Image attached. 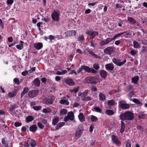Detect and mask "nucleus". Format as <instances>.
Here are the masks:
<instances>
[{
	"instance_id": "obj_1",
	"label": "nucleus",
	"mask_w": 147,
	"mask_h": 147,
	"mask_svg": "<svg viewBox=\"0 0 147 147\" xmlns=\"http://www.w3.org/2000/svg\"><path fill=\"white\" fill-rule=\"evenodd\" d=\"M134 118V114L129 111H127L121 114L120 116V118L121 120H132Z\"/></svg>"
},
{
	"instance_id": "obj_2",
	"label": "nucleus",
	"mask_w": 147,
	"mask_h": 147,
	"mask_svg": "<svg viewBox=\"0 0 147 147\" xmlns=\"http://www.w3.org/2000/svg\"><path fill=\"white\" fill-rule=\"evenodd\" d=\"M60 12L58 10H55L51 15L52 19L56 22H58L59 20Z\"/></svg>"
},
{
	"instance_id": "obj_3",
	"label": "nucleus",
	"mask_w": 147,
	"mask_h": 147,
	"mask_svg": "<svg viewBox=\"0 0 147 147\" xmlns=\"http://www.w3.org/2000/svg\"><path fill=\"white\" fill-rule=\"evenodd\" d=\"M55 98L54 96H51L49 98H45L43 99L44 103L47 105L52 104L55 100Z\"/></svg>"
},
{
	"instance_id": "obj_4",
	"label": "nucleus",
	"mask_w": 147,
	"mask_h": 147,
	"mask_svg": "<svg viewBox=\"0 0 147 147\" xmlns=\"http://www.w3.org/2000/svg\"><path fill=\"white\" fill-rule=\"evenodd\" d=\"M119 59H117L115 58H113L112 59L113 62L116 65L119 66H121L123 65L126 62V60L125 59L123 61L121 62Z\"/></svg>"
},
{
	"instance_id": "obj_5",
	"label": "nucleus",
	"mask_w": 147,
	"mask_h": 147,
	"mask_svg": "<svg viewBox=\"0 0 147 147\" xmlns=\"http://www.w3.org/2000/svg\"><path fill=\"white\" fill-rule=\"evenodd\" d=\"M38 91L37 90H30L28 93V96L31 98L35 97L38 94Z\"/></svg>"
},
{
	"instance_id": "obj_6",
	"label": "nucleus",
	"mask_w": 147,
	"mask_h": 147,
	"mask_svg": "<svg viewBox=\"0 0 147 147\" xmlns=\"http://www.w3.org/2000/svg\"><path fill=\"white\" fill-rule=\"evenodd\" d=\"M114 51L113 48L111 47H108L104 50V53L108 55L111 54Z\"/></svg>"
},
{
	"instance_id": "obj_7",
	"label": "nucleus",
	"mask_w": 147,
	"mask_h": 147,
	"mask_svg": "<svg viewBox=\"0 0 147 147\" xmlns=\"http://www.w3.org/2000/svg\"><path fill=\"white\" fill-rule=\"evenodd\" d=\"M83 131V129H77L76 131L74 136L75 139L78 140L82 134Z\"/></svg>"
},
{
	"instance_id": "obj_8",
	"label": "nucleus",
	"mask_w": 147,
	"mask_h": 147,
	"mask_svg": "<svg viewBox=\"0 0 147 147\" xmlns=\"http://www.w3.org/2000/svg\"><path fill=\"white\" fill-rule=\"evenodd\" d=\"M111 138L113 141L116 144L117 146H119L121 145V142L118 140L117 136L112 135Z\"/></svg>"
},
{
	"instance_id": "obj_9",
	"label": "nucleus",
	"mask_w": 147,
	"mask_h": 147,
	"mask_svg": "<svg viewBox=\"0 0 147 147\" xmlns=\"http://www.w3.org/2000/svg\"><path fill=\"white\" fill-rule=\"evenodd\" d=\"M120 107L123 109H127L130 108V106L129 104L121 102L120 104Z\"/></svg>"
},
{
	"instance_id": "obj_10",
	"label": "nucleus",
	"mask_w": 147,
	"mask_h": 147,
	"mask_svg": "<svg viewBox=\"0 0 147 147\" xmlns=\"http://www.w3.org/2000/svg\"><path fill=\"white\" fill-rule=\"evenodd\" d=\"M34 46L37 50H40L42 48L43 45L41 42L36 43L34 44Z\"/></svg>"
},
{
	"instance_id": "obj_11",
	"label": "nucleus",
	"mask_w": 147,
	"mask_h": 147,
	"mask_svg": "<svg viewBox=\"0 0 147 147\" xmlns=\"http://www.w3.org/2000/svg\"><path fill=\"white\" fill-rule=\"evenodd\" d=\"M107 70L112 71L114 68L113 65L112 63L107 64L105 65Z\"/></svg>"
},
{
	"instance_id": "obj_12",
	"label": "nucleus",
	"mask_w": 147,
	"mask_h": 147,
	"mask_svg": "<svg viewBox=\"0 0 147 147\" xmlns=\"http://www.w3.org/2000/svg\"><path fill=\"white\" fill-rule=\"evenodd\" d=\"M65 83L67 84L70 86L74 85L75 84V83L73 80L70 79H66L65 80Z\"/></svg>"
},
{
	"instance_id": "obj_13",
	"label": "nucleus",
	"mask_w": 147,
	"mask_h": 147,
	"mask_svg": "<svg viewBox=\"0 0 147 147\" xmlns=\"http://www.w3.org/2000/svg\"><path fill=\"white\" fill-rule=\"evenodd\" d=\"M99 100H100L103 101L105 100V95L102 92H100L99 94Z\"/></svg>"
},
{
	"instance_id": "obj_14",
	"label": "nucleus",
	"mask_w": 147,
	"mask_h": 147,
	"mask_svg": "<svg viewBox=\"0 0 147 147\" xmlns=\"http://www.w3.org/2000/svg\"><path fill=\"white\" fill-rule=\"evenodd\" d=\"M29 144L32 147H34L36 145V141L33 139H31L29 141H28Z\"/></svg>"
},
{
	"instance_id": "obj_15",
	"label": "nucleus",
	"mask_w": 147,
	"mask_h": 147,
	"mask_svg": "<svg viewBox=\"0 0 147 147\" xmlns=\"http://www.w3.org/2000/svg\"><path fill=\"white\" fill-rule=\"evenodd\" d=\"M37 127L35 125H32L31 126L29 127V130L32 132H35L37 130Z\"/></svg>"
},
{
	"instance_id": "obj_16",
	"label": "nucleus",
	"mask_w": 147,
	"mask_h": 147,
	"mask_svg": "<svg viewBox=\"0 0 147 147\" xmlns=\"http://www.w3.org/2000/svg\"><path fill=\"white\" fill-rule=\"evenodd\" d=\"M100 75L102 78H104L106 77L107 73L105 71L102 70L100 71Z\"/></svg>"
},
{
	"instance_id": "obj_17",
	"label": "nucleus",
	"mask_w": 147,
	"mask_h": 147,
	"mask_svg": "<svg viewBox=\"0 0 147 147\" xmlns=\"http://www.w3.org/2000/svg\"><path fill=\"white\" fill-rule=\"evenodd\" d=\"M67 116L70 120L72 121L74 120V115L72 112L71 111L69 112L68 113Z\"/></svg>"
},
{
	"instance_id": "obj_18",
	"label": "nucleus",
	"mask_w": 147,
	"mask_h": 147,
	"mask_svg": "<svg viewBox=\"0 0 147 147\" xmlns=\"http://www.w3.org/2000/svg\"><path fill=\"white\" fill-rule=\"evenodd\" d=\"M24 42L22 41H20V44L17 45L16 46L17 48L20 50L22 49L24 47L23 45Z\"/></svg>"
},
{
	"instance_id": "obj_19",
	"label": "nucleus",
	"mask_w": 147,
	"mask_h": 147,
	"mask_svg": "<svg viewBox=\"0 0 147 147\" xmlns=\"http://www.w3.org/2000/svg\"><path fill=\"white\" fill-rule=\"evenodd\" d=\"M67 34L69 36H74L76 34V32L74 30H69L67 32Z\"/></svg>"
},
{
	"instance_id": "obj_20",
	"label": "nucleus",
	"mask_w": 147,
	"mask_h": 147,
	"mask_svg": "<svg viewBox=\"0 0 147 147\" xmlns=\"http://www.w3.org/2000/svg\"><path fill=\"white\" fill-rule=\"evenodd\" d=\"M78 117L80 121L83 122L85 121V117L83 115L82 113H81L79 114L78 116Z\"/></svg>"
},
{
	"instance_id": "obj_21",
	"label": "nucleus",
	"mask_w": 147,
	"mask_h": 147,
	"mask_svg": "<svg viewBox=\"0 0 147 147\" xmlns=\"http://www.w3.org/2000/svg\"><path fill=\"white\" fill-rule=\"evenodd\" d=\"M125 125L123 121H121V128L120 129V132L121 133H122L125 130Z\"/></svg>"
},
{
	"instance_id": "obj_22",
	"label": "nucleus",
	"mask_w": 147,
	"mask_h": 147,
	"mask_svg": "<svg viewBox=\"0 0 147 147\" xmlns=\"http://www.w3.org/2000/svg\"><path fill=\"white\" fill-rule=\"evenodd\" d=\"M90 84H95L98 82V80L95 77H91Z\"/></svg>"
},
{
	"instance_id": "obj_23",
	"label": "nucleus",
	"mask_w": 147,
	"mask_h": 147,
	"mask_svg": "<svg viewBox=\"0 0 147 147\" xmlns=\"http://www.w3.org/2000/svg\"><path fill=\"white\" fill-rule=\"evenodd\" d=\"M33 82L34 85L38 87L40 85V81L38 78L35 79Z\"/></svg>"
},
{
	"instance_id": "obj_24",
	"label": "nucleus",
	"mask_w": 147,
	"mask_h": 147,
	"mask_svg": "<svg viewBox=\"0 0 147 147\" xmlns=\"http://www.w3.org/2000/svg\"><path fill=\"white\" fill-rule=\"evenodd\" d=\"M125 33H126L125 35L126 36H128V35H129V34L128 33H127L126 32H123L120 33H118V34H117L116 35L114 36L113 37V38L114 39H115L121 36V35Z\"/></svg>"
},
{
	"instance_id": "obj_25",
	"label": "nucleus",
	"mask_w": 147,
	"mask_h": 147,
	"mask_svg": "<svg viewBox=\"0 0 147 147\" xmlns=\"http://www.w3.org/2000/svg\"><path fill=\"white\" fill-rule=\"evenodd\" d=\"M98 33L96 31H93L92 32L90 36V39H93L96 36L98 35Z\"/></svg>"
},
{
	"instance_id": "obj_26",
	"label": "nucleus",
	"mask_w": 147,
	"mask_h": 147,
	"mask_svg": "<svg viewBox=\"0 0 147 147\" xmlns=\"http://www.w3.org/2000/svg\"><path fill=\"white\" fill-rule=\"evenodd\" d=\"M127 21L131 24H134L136 23V21L133 18L128 17Z\"/></svg>"
},
{
	"instance_id": "obj_27",
	"label": "nucleus",
	"mask_w": 147,
	"mask_h": 147,
	"mask_svg": "<svg viewBox=\"0 0 147 147\" xmlns=\"http://www.w3.org/2000/svg\"><path fill=\"white\" fill-rule=\"evenodd\" d=\"M28 89L27 87H25L24 88L21 94V98H22L23 96L28 92Z\"/></svg>"
},
{
	"instance_id": "obj_28",
	"label": "nucleus",
	"mask_w": 147,
	"mask_h": 147,
	"mask_svg": "<svg viewBox=\"0 0 147 147\" xmlns=\"http://www.w3.org/2000/svg\"><path fill=\"white\" fill-rule=\"evenodd\" d=\"M82 68L84 70L88 72H91L90 68L88 66L85 65H82Z\"/></svg>"
},
{
	"instance_id": "obj_29",
	"label": "nucleus",
	"mask_w": 147,
	"mask_h": 147,
	"mask_svg": "<svg viewBox=\"0 0 147 147\" xmlns=\"http://www.w3.org/2000/svg\"><path fill=\"white\" fill-rule=\"evenodd\" d=\"M65 124V123L63 122H62L59 123L56 126L55 129L58 130L60 128L62 127Z\"/></svg>"
},
{
	"instance_id": "obj_30",
	"label": "nucleus",
	"mask_w": 147,
	"mask_h": 147,
	"mask_svg": "<svg viewBox=\"0 0 147 147\" xmlns=\"http://www.w3.org/2000/svg\"><path fill=\"white\" fill-rule=\"evenodd\" d=\"M34 117L32 116H29L26 118V121L27 123L30 122L32 121L34 119Z\"/></svg>"
},
{
	"instance_id": "obj_31",
	"label": "nucleus",
	"mask_w": 147,
	"mask_h": 147,
	"mask_svg": "<svg viewBox=\"0 0 147 147\" xmlns=\"http://www.w3.org/2000/svg\"><path fill=\"white\" fill-rule=\"evenodd\" d=\"M139 79L138 76H136L132 78V81L134 84H137Z\"/></svg>"
},
{
	"instance_id": "obj_32",
	"label": "nucleus",
	"mask_w": 147,
	"mask_h": 147,
	"mask_svg": "<svg viewBox=\"0 0 147 147\" xmlns=\"http://www.w3.org/2000/svg\"><path fill=\"white\" fill-rule=\"evenodd\" d=\"M59 119L58 117H55L53 119L52 121V124L54 125H56L57 123L59 121Z\"/></svg>"
},
{
	"instance_id": "obj_33",
	"label": "nucleus",
	"mask_w": 147,
	"mask_h": 147,
	"mask_svg": "<svg viewBox=\"0 0 147 147\" xmlns=\"http://www.w3.org/2000/svg\"><path fill=\"white\" fill-rule=\"evenodd\" d=\"M59 102L61 104H65L66 105H68L69 104V102L67 100L63 99L60 100Z\"/></svg>"
},
{
	"instance_id": "obj_34",
	"label": "nucleus",
	"mask_w": 147,
	"mask_h": 147,
	"mask_svg": "<svg viewBox=\"0 0 147 147\" xmlns=\"http://www.w3.org/2000/svg\"><path fill=\"white\" fill-rule=\"evenodd\" d=\"M91 79V76L88 77L84 79V81L85 83H90Z\"/></svg>"
},
{
	"instance_id": "obj_35",
	"label": "nucleus",
	"mask_w": 147,
	"mask_h": 147,
	"mask_svg": "<svg viewBox=\"0 0 147 147\" xmlns=\"http://www.w3.org/2000/svg\"><path fill=\"white\" fill-rule=\"evenodd\" d=\"M106 113L109 115H111L114 114L113 111L111 110H107L105 111Z\"/></svg>"
},
{
	"instance_id": "obj_36",
	"label": "nucleus",
	"mask_w": 147,
	"mask_h": 147,
	"mask_svg": "<svg viewBox=\"0 0 147 147\" xmlns=\"http://www.w3.org/2000/svg\"><path fill=\"white\" fill-rule=\"evenodd\" d=\"M146 115L144 113L141 112L139 113L138 117L142 119H144L146 117Z\"/></svg>"
},
{
	"instance_id": "obj_37",
	"label": "nucleus",
	"mask_w": 147,
	"mask_h": 147,
	"mask_svg": "<svg viewBox=\"0 0 147 147\" xmlns=\"http://www.w3.org/2000/svg\"><path fill=\"white\" fill-rule=\"evenodd\" d=\"M67 113V110L63 109H61L60 113V115H66Z\"/></svg>"
},
{
	"instance_id": "obj_38",
	"label": "nucleus",
	"mask_w": 147,
	"mask_h": 147,
	"mask_svg": "<svg viewBox=\"0 0 147 147\" xmlns=\"http://www.w3.org/2000/svg\"><path fill=\"white\" fill-rule=\"evenodd\" d=\"M134 47L135 48H138L140 47V45L138 42L134 40L133 41Z\"/></svg>"
},
{
	"instance_id": "obj_39",
	"label": "nucleus",
	"mask_w": 147,
	"mask_h": 147,
	"mask_svg": "<svg viewBox=\"0 0 147 147\" xmlns=\"http://www.w3.org/2000/svg\"><path fill=\"white\" fill-rule=\"evenodd\" d=\"M51 109L50 108H45L43 109V112L44 113L51 112Z\"/></svg>"
},
{
	"instance_id": "obj_40",
	"label": "nucleus",
	"mask_w": 147,
	"mask_h": 147,
	"mask_svg": "<svg viewBox=\"0 0 147 147\" xmlns=\"http://www.w3.org/2000/svg\"><path fill=\"white\" fill-rule=\"evenodd\" d=\"M67 71L66 70H63L61 72L59 71H57L56 72V74L58 75H63L67 73Z\"/></svg>"
},
{
	"instance_id": "obj_41",
	"label": "nucleus",
	"mask_w": 147,
	"mask_h": 147,
	"mask_svg": "<svg viewBox=\"0 0 147 147\" xmlns=\"http://www.w3.org/2000/svg\"><path fill=\"white\" fill-rule=\"evenodd\" d=\"M115 102L114 100H109L107 102V104L108 105L110 106H113L115 105Z\"/></svg>"
},
{
	"instance_id": "obj_42",
	"label": "nucleus",
	"mask_w": 147,
	"mask_h": 147,
	"mask_svg": "<svg viewBox=\"0 0 147 147\" xmlns=\"http://www.w3.org/2000/svg\"><path fill=\"white\" fill-rule=\"evenodd\" d=\"M16 94V92L13 91L12 92H9L8 94V96L11 97H13Z\"/></svg>"
},
{
	"instance_id": "obj_43",
	"label": "nucleus",
	"mask_w": 147,
	"mask_h": 147,
	"mask_svg": "<svg viewBox=\"0 0 147 147\" xmlns=\"http://www.w3.org/2000/svg\"><path fill=\"white\" fill-rule=\"evenodd\" d=\"M126 147H131V143L129 140H127L126 142Z\"/></svg>"
},
{
	"instance_id": "obj_44",
	"label": "nucleus",
	"mask_w": 147,
	"mask_h": 147,
	"mask_svg": "<svg viewBox=\"0 0 147 147\" xmlns=\"http://www.w3.org/2000/svg\"><path fill=\"white\" fill-rule=\"evenodd\" d=\"M114 40V39L113 37V38H107L105 40V42L107 44H108Z\"/></svg>"
},
{
	"instance_id": "obj_45",
	"label": "nucleus",
	"mask_w": 147,
	"mask_h": 147,
	"mask_svg": "<svg viewBox=\"0 0 147 147\" xmlns=\"http://www.w3.org/2000/svg\"><path fill=\"white\" fill-rule=\"evenodd\" d=\"M98 120V118L95 116L92 115L91 117V120L94 122H96Z\"/></svg>"
},
{
	"instance_id": "obj_46",
	"label": "nucleus",
	"mask_w": 147,
	"mask_h": 147,
	"mask_svg": "<svg viewBox=\"0 0 147 147\" xmlns=\"http://www.w3.org/2000/svg\"><path fill=\"white\" fill-rule=\"evenodd\" d=\"M13 82L17 85H18L20 84V82L18 78H14L13 79Z\"/></svg>"
},
{
	"instance_id": "obj_47",
	"label": "nucleus",
	"mask_w": 147,
	"mask_h": 147,
	"mask_svg": "<svg viewBox=\"0 0 147 147\" xmlns=\"http://www.w3.org/2000/svg\"><path fill=\"white\" fill-rule=\"evenodd\" d=\"M2 144L5 147H9L8 144L7 142H6L5 140L3 139L2 140Z\"/></svg>"
},
{
	"instance_id": "obj_48",
	"label": "nucleus",
	"mask_w": 147,
	"mask_h": 147,
	"mask_svg": "<svg viewBox=\"0 0 147 147\" xmlns=\"http://www.w3.org/2000/svg\"><path fill=\"white\" fill-rule=\"evenodd\" d=\"M90 46L92 47H95L96 45V43L95 42L94 40H92L90 41Z\"/></svg>"
},
{
	"instance_id": "obj_49",
	"label": "nucleus",
	"mask_w": 147,
	"mask_h": 147,
	"mask_svg": "<svg viewBox=\"0 0 147 147\" xmlns=\"http://www.w3.org/2000/svg\"><path fill=\"white\" fill-rule=\"evenodd\" d=\"M32 108L35 110L38 111L41 108V107L40 106H34L32 107Z\"/></svg>"
},
{
	"instance_id": "obj_50",
	"label": "nucleus",
	"mask_w": 147,
	"mask_h": 147,
	"mask_svg": "<svg viewBox=\"0 0 147 147\" xmlns=\"http://www.w3.org/2000/svg\"><path fill=\"white\" fill-rule=\"evenodd\" d=\"M132 101L134 103L138 104H140L141 103L136 98H134L132 100Z\"/></svg>"
},
{
	"instance_id": "obj_51",
	"label": "nucleus",
	"mask_w": 147,
	"mask_h": 147,
	"mask_svg": "<svg viewBox=\"0 0 147 147\" xmlns=\"http://www.w3.org/2000/svg\"><path fill=\"white\" fill-rule=\"evenodd\" d=\"M99 44L101 46H104L105 45L107 44L106 43V42H105V40L101 41L99 42Z\"/></svg>"
},
{
	"instance_id": "obj_52",
	"label": "nucleus",
	"mask_w": 147,
	"mask_h": 147,
	"mask_svg": "<svg viewBox=\"0 0 147 147\" xmlns=\"http://www.w3.org/2000/svg\"><path fill=\"white\" fill-rule=\"evenodd\" d=\"M87 94V92H83L80 93L78 94L79 96H81L82 97H84Z\"/></svg>"
},
{
	"instance_id": "obj_53",
	"label": "nucleus",
	"mask_w": 147,
	"mask_h": 147,
	"mask_svg": "<svg viewBox=\"0 0 147 147\" xmlns=\"http://www.w3.org/2000/svg\"><path fill=\"white\" fill-rule=\"evenodd\" d=\"M94 111L100 113L101 112L102 110L100 108H99L98 107H96L94 108Z\"/></svg>"
},
{
	"instance_id": "obj_54",
	"label": "nucleus",
	"mask_w": 147,
	"mask_h": 147,
	"mask_svg": "<svg viewBox=\"0 0 147 147\" xmlns=\"http://www.w3.org/2000/svg\"><path fill=\"white\" fill-rule=\"evenodd\" d=\"M37 125L39 128L42 129L44 127V126L43 124L40 122H38V123Z\"/></svg>"
},
{
	"instance_id": "obj_55",
	"label": "nucleus",
	"mask_w": 147,
	"mask_h": 147,
	"mask_svg": "<svg viewBox=\"0 0 147 147\" xmlns=\"http://www.w3.org/2000/svg\"><path fill=\"white\" fill-rule=\"evenodd\" d=\"M92 98L89 96H87L84 98V100L86 101H88L92 100Z\"/></svg>"
},
{
	"instance_id": "obj_56",
	"label": "nucleus",
	"mask_w": 147,
	"mask_h": 147,
	"mask_svg": "<svg viewBox=\"0 0 147 147\" xmlns=\"http://www.w3.org/2000/svg\"><path fill=\"white\" fill-rule=\"evenodd\" d=\"M13 2V0H7V5H11Z\"/></svg>"
},
{
	"instance_id": "obj_57",
	"label": "nucleus",
	"mask_w": 147,
	"mask_h": 147,
	"mask_svg": "<svg viewBox=\"0 0 147 147\" xmlns=\"http://www.w3.org/2000/svg\"><path fill=\"white\" fill-rule=\"evenodd\" d=\"M41 20L46 23H47L50 20V19L48 17H47L44 18H42Z\"/></svg>"
},
{
	"instance_id": "obj_58",
	"label": "nucleus",
	"mask_w": 147,
	"mask_h": 147,
	"mask_svg": "<svg viewBox=\"0 0 147 147\" xmlns=\"http://www.w3.org/2000/svg\"><path fill=\"white\" fill-rule=\"evenodd\" d=\"M94 127V125L93 124H91L89 128V131L91 133L93 130Z\"/></svg>"
},
{
	"instance_id": "obj_59",
	"label": "nucleus",
	"mask_w": 147,
	"mask_h": 147,
	"mask_svg": "<svg viewBox=\"0 0 147 147\" xmlns=\"http://www.w3.org/2000/svg\"><path fill=\"white\" fill-rule=\"evenodd\" d=\"M22 125V123H21L16 122L14 123V125L16 127H19L21 126Z\"/></svg>"
},
{
	"instance_id": "obj_60",
	"label": "nucleus",
	"mask_w": 147,
	"mask_h": 147,
	"mask_svg": "<svg viewBox=\"0 0 147 147\" xmlns=\"http://www.w3.org/2000/svg\"><path fill=\"white\" fill-rule=\"evenodd\" d=\"M94 68L96 70H98L99 68V66L98 64H94L93 65Z\"/></svg>"
},
{
	"instance_id": "obj_61",
	"label": "nucleus",
	"mask_w": 147,
	"mask_h": 147,
	"mask_svg": "<svg viewBox=\"0 0 147 147\" xmlns=\"http://www.w3.org/2000/svg\"><path fill=\"white\" fill-rule=\"evenodd\" d=\"M29 72V71H24L22 73V75L25 76L28 74V72Z\"/></svg>"
},
{
	"instance_id": "obj_62",
	"label": "nucleus",
	"mask_w": 147,
	"mask_h": 147,
	"mask_svg": "<svg viewBox=\"0 0 147 147\" xmlns=\"http://www.w3.org/2000/svg\"><path fill=\"white\" fill-rule=\"evenodd\" d=\"M84 39V36L82 35L80 36H79L78 38V40L79 41H82Z\"/></svg>"
},
{
	"instance_id": "obj_63",
	"label": "nucleus",
	"mask_w": 147,
	"mask_h": 147,
	"mask_svg": "<svg viewBox=\"0 0 147 147\" xmlns=\"http://www.w3.org/2000/svg\"><path fill=\"white\" fill-rule=\"evenodd\" d=\"M87 51L89 53V54L92 56H94V53L90 49H88L87 50Z\"/></svg>"
},
{
	"instance_id": "obj_64",
	"label": "nucleus",
	"mask_w": 147,
	"mask_h": 147,
	"mask_svg": "<svg viewBox=\"0 0 147 147\" xmlns=\"http://www.w3.org/2000/svg\"><path fill=\"white\" fill-rule=\"evenodd\" d=\"M135 92L134 91H131L130 93H129V97L131 98L134 95Z\"/></svg>"
}]
</instances>
